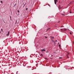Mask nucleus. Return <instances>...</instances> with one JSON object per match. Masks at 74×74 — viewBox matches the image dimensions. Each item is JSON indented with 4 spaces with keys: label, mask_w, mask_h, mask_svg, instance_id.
<instances>
[{
    "label": "nucleus",
    "mask_w": 74,
    "mask_h": 74,
    "mask_svg": "<svg viewBox=\"0 0 74 74\" xmlns=\"http://www.w3.org/2000/svg\"><path fill=\"white\" fill-rule=\"evenodd\" d=\"M58 1V0H54V3L56 4V2Z\"/></svg>",
    "instance_id": "f257e3e1"
},
{
    "label": "nucleus",
    "mask_w": 74,
    "mask_h": 74,
    "mask_svg": "<svg viewBox=\"0 0 74 74\" xmlns=\"http://www.w3.org/2000/svg\"><path fill=\"white\" fill-rule=\"evenodd\" d=\"M10 32H8V34H6L7 36H8L10 34Z\"/></svg>",
    "instance_id": "f03ea898"
},
{
    "label": "nucleus",
    "mask_w": 74,
    "mask_h": 74,
    "mask_svg": "<svg viewBox=\"0 0 74 74\" xmlns=\"http://www.w3.org/2000/svg\"><path fill=\"white\" fill-rule=\"evenodd\" d=\"M70 53H69V52H67V55L66 56H68V55Z\"/></svg>",
    "instance_id": "7ed1b4c3"
},
{
    "label": "nucleus",
    "mask_w": 74,
    "mask_h": 74,
    "mask_svg": "<svg viewBox=\"0 0 74 74\" xmlns=\"http://www.w3.org/2000/svg\"><path fill=\"white\" fill-rule=\"evenodd\" d=\"M59 9H61V7H60V5H59Z\"/></svg>",
    "instance_id": "20e7f679"
},
{
    "label": "nucleus",
    "mask_w": 74,
    "mask_h": 74,
    "mask_svg": "<svg viewBox=\"0 0 74 74\" xmlns=\"http://www.w3.org/2000/svg\"><path fill=\"white\" fill-rule=\"evenodd\" d=\"M50 29H51V28L47 29V31H48V30H50Z\"/></svg>",
    "instance_id": "39448f33"
},
{
    "label": "nucleus",
    "mask_w": 74,
    "mask_h": 74,
    "mask_svg": "<svg viewBox=\"0 0 74 74\" xmlns=\"http://www.w3.org/2000/svg\"><path fill=\"white\" fill-rule=\"evenodd\" d=\"M50 37L51 38V39H53V38H54V37H52V36H50Z\"/></svg>",
    "instance_id": "423d86ee"
},
{
    "label": "nucleus",
    "mask_w": 74,
    "mask_h": 74,
    "mask_svg": "<svg viewBox=\"0 0 74 74\" xmlns=\"http://www.w3.org/2000/svg\"><path fill=\"white\" fill-rule=\"evenodd\" d=\"M45 51V50L44 49H42L41 50V51Z\"/></svg>",
    "instance_id": "0eeeda50"
},
{
    "label": "nucleus",
    "mask_w": 74,
    "mask_h": 74,
    "mask_svg": "<svg viewBox=\"0 0 74 74\" xmlns=\"http://www.w3.org/2000/svg\"><path fill=\"white\" fill-rule=\"evenodd\" d=\"M10 21H12L11 20V16H10Z\"/></svg>",
    "instance_id": "6e6552de"
},
{
    "label": "nucleus",
    "mask_w": 74,
    "mask_h": 74,
    "mask_svg": "<svg viewBox=\"0 0 74 74\" xmlns=\"http://www.w3.org/2000/svg\"><path fill=\"white\" fill-rule=\"evenodd\" d=\"M61 15L62 16H64L65 15H64V14H62Z\"/></svg>",
    "instance_id": "1a4fd4ad"
},
{
    "label": "nucleus",
    "mask_w": 74,
    "mask_h": 74,
    "mask_svg": "<svg viewBox=\"0 0 74 74\" xmlns=\"http://www.w3.org/2000/svg\"><path fill=\"white\" fill-rule=\"evenodd\" d=\"M40 56H43V55H42V54H41L40 55Z\"/></svg>",
    "instance_id": "9d476101"
},
{
    "label": "nucleus",
    "mask_w": 74,
    "mask_h": 74,
    "mask_svg": "<svg viewBox=\"0 0 74 74\" xmlns=\"http://www.w3.org/2000/svg\"><path fill=\"white\" fill-rule=\"evenodd\" d=\"M69 13H70V14H71V10H70L69 11Z\"/></svg>",
    "instance_id": "9b49d317"
},
{
    "label": "nucleus",
    "mask_w": 74,
    "mask_h": 74,
    "mask_svg": "<svg viewBox=\"0 0 74 74\" xmlns=\"http://www.w3.org/2000/svg\"><path fill=\"white\" fill-rule=\"evenodd\" d=\"M59 47L60 48V47H61V45H59Z\"/></svg>",
    "instance_id": "f8f14e48"
},
{
    "label": "nucleus",
    "mask_w": 74,
    "mask_h": 74,
    "mask_svg": "<svg viewBox=\"0 0 74 74\" xmlns=\"http://www.w3.org/2000/svg\"><path fill=\"white\" fill-rule=\"evenodd\" d=\"M25 5H26V3H25L23 7H25Z\"/></svg>",
    "instance_id": "ddd939ff"
},
{
    "label": "nucleus",
    "mask_w": 74,
    "mask_h": 74,
    "mask_svg": "<svg viewBox=\"0 0 74 74\" xmlns=\"http://www.w3.org/2000/svg\"><path fill=\"white\" fill-rule=\"evenodd\" d=\"M44 37H45V38H48L47 37V36H44Z\"/></svg>",
    "instance_id": "4468645a"
},
{
    "label": "nucleus",
    "mask_w": 74,
    "mask_h": 74,
    "mask_svg": "<svg viewBox=\"0 0 74 74\" xmlns=\"http://www.w3.org/2000/svg\"><path fill=\"white\" fill-rule=\"evenodd\" d=\"M45 59H47V60H48V59L47 58H45Z\"/></svg>",
    "instance_id": "2eb2a0df"
},
{
    "label": "nucleus",
    "mask_w": 74,
    "mask_h": 74,
    "mask_svg": "<svg viewBox=\"0 0 74 74\" xmlns=\"http://www.w3.org/2000/svg\"><path fill=\"white\" fill-rule=\"evenodd\" d=\"M1 3H3V1H1Z\"/></svg>",
    "instance_id": "dca6fc26"
},
{
    "label": "nucleus",
    "mask_w": 74,
    "mask_h": 74,
    "mask_svg": "<svg viewBox=\"0 0 74 74\" xmlns=\"http://www.w3.org/2000/svg\"><path fill=\"white\" fill-rule=\"evenodd\" d=\"M64 27V26H63V25L62 26H61V27Z\"/></svg>",
    "instance_id": "f3484780"
},
{
    "label": "nucleus",
    "mask_w": 74,
    "mask_h": 74,
    "mask_svg": "<svg viewBox=\"0 0 74 74\" xmlns=\"http://www.w3.org/2000/svg\"><path fill=\"white\" fill-rule=\"evenodd\" d=\"M27 9H28L27 8H26V10L27 11Z\"/></svg>",
    "instance_id": "a211bd4d"
},
{
    "label": "nucleus",
    "mask_w": 74,
    "mask_h": 74,
    "mask_svg": "<svg viewBox=\"0 0 74 74\" xmlns=\"http://www.w3.org/2000/svg\"><path fill=\"white\" fill-rule=\"evenodd\" d=\"M16 23H15V24H16V22H17V20H16Z\"/></svg>",
    "instance_id": "6ab92c4d"
},
{
    "label": "nucleus",
    "mask_w": 74,
    "mask_h": 74,
    "mask_svg": "<svg viewBox=\"0 0 74 74\" xmlns=\"http://www.w3.org/2000/svg\"><path fill=\"white\" fill-rule=\"evenodd\" d=\"M70 34H71V35L72 34V33H71V32H70Z\"/></svg>",
    "instance_id": "aec40b11"
},
{
    "label": "nucleus",
    "mask_w": 74,
    "mask_h": 74,
    "mask_svg": "<svg viewBox=\"0 0 74 74\" xmlns=\"http://www.w3.org/2000/svg\"><path fill=\"white\" fill-rule=\"evenodd\" d=\"M17 12H18L19 13V11L18 10H17Z\"/></svg>",
    "instance_id": "412c9836"
},
{
    "label": "nucleus",
    "mask_w": 74,
    "mask_h": 74,
    "mask_svg": "<svg viewBox=\"0 0 74 74\" xmlns=\"http://www.w3.org/2000/svg\"><path fill=\"white\" fill-rule=\"evenodd\" d=\"M1 30L2 32H3V29H1Z\"/></svg>",
    "instance_id": "4be33fe9"
},
{
    "label": "nucleus",
    "mask_w": 74,
    "mask_h": 74,
    "mask_svg": "<svg viewBox=\"0 0 74 74\" xmlns=\"http://www.w3.org/2000/svg\"><path fill=\"white\" fill-rule=\"evenodd\" d=\"M60 30H63V29H60Z\"/></svg>",
    "instance_id": "5701e85b"
},
{
    "label": "nucleus",
    "mask_w": 74,
    "mask_h": 74,
    "mask_svg": "<svg viewBox=\"0 0 74 74\" xmlns=\"http://www.w3.org/2000/svg\"><path fill=\"white\" fill-rule=\"evenodd\" d=\"M67 56V58H69V57L68 56Z\"/></svg>",
    "instance_id": "b1692460"
},
{
    "label": "nucleus",
    "mask_w": 74,
    "mask_h": 74,
    "mask_svg": "<svg viewBox=\"0 0 74 74\" xmlns=\"http://www.w3.org/2000/svg\"><path fill=\"white\" fill-rule=\"evenodd\" d=\"M59 22H60V21H59L58 22V23H59Z\"/></svg>",
    "instance_id": "393cba45"
},
{
    "label": "nucleus",
    "mask_w": 74,
    "mask_h": 74,
    "mask_svg": "<svg viewBox=\"0 0 74 74\" xmlns=\"http://www.w3.org/2000/svg\"><path fill=\"white\" fill-rule=\"evenodd\" d=\"M62 57H60V59H62Z\"/></svg>",
    "instance_id": "a878e982"
},
{
    "label": "nucleus",
    "mask_w": 74,
    "mask_h": 74,
    "mask_svg": "<svg viewBox=\"0 0 74 74\" xmlns=\"http://www.w3.org/2000/svg\"><path fill=\"white\" fill-rule=\"evenodd\" d=\"M3 22H4V23H5V21H3Z\"/></svg>",
    "instance_id": "bb28decb"
},
{
    "label": "nucleus",
    "mask_w": 74,
    "mask_h": 74,
    "mask_svg": "<svg viewBox=\"0 0 74 74\" xmlns=\"http://www.w3.org/2000/svg\"><path fill=\"white\" fill-rule=\"evenodd\" d=\"M56 42H57V40H56Z\"/></svg>",
    "instance_id": "cd10ccee"
},
{
    "label": "nucleus",
    "mask_w": 74,
    "mask_h": 74,
    "mask_svg": "<svg viewBox=\"0 0 74 74\" xmlns=\"http://www.w3.org/2000/svg\"><path fill=\"white\" fill-rule=\"evenodd\" d=\"M64 30H66V29H64Z\"/></svg>",
    "instance_id": "c85d7f7f"
},
{
    "label": "nucleus",
    "mask_w": 74,
    "mask_h": 74,
    "mask_svg": "<svg viewBox=\"0 0 74 74\" xmlns=\"http://www.w3.org/2000/svg\"><path fill=\"white\" fill-rule=\"evenodd\" d=\"M51 56H53V55H51Z\"/></svg>",
    "instance_id": "c756f323"
},
{
    "label": "nucleus",
    "mask_w": 74,
    "mask_h": 74,
    "mask_svg": "<svg viewBox=\"0 0 74 74\" xmlns=\"http://www.w3.org/2000/svg\"><path fill=\"white\" fill-rule=\"evenodd\" d=\"M1 33V32H0V33Z\"/></svg>",
    "instance_id": "7c9ffc66"
},
{
    "label": "nucleus",
    "mask_w": 74,
    "mask_h": 74,
    "mask_svg": "<svg viewBox=\"0 0 74 74\" xmlns=\"http://www.w3.org/2000/svg\"><path fill=\"white\" fill-rule=\"evenodd\" d=\"M59 44V42L58 43V44Z\"/></svg>",
    "instance_id": "2f4dec72"
},
{
    "label": "nucleus",
    "mask_w": 74,
    "mask_h": 74,
    "mask_svg": "<svg viewBox=\"0 0 74 74\" xmlns=\"http://www.w3.org/2000/svg\"><path fill=\"white\" fill-rule=\"evenodd\" d=\"M64 13H65V12H64Z\"/></svg>",
    "instance_id": "473e14b6"
},
{
    "label": "nucleus",
    "mask_w": 74,
    "mask_h": 74,
    "mask_svg": "<svg viewBox=\"0 0 74 74\" xmlns=\"http://www.w3.org/2000/svg\"><path fill=\"white\" fill-rule=\"evenodd\" d=\"M50 59H52V58H51Z\"/></svg>",
    "instance_id": "72a5a7b5"
},
{
    "label": "nucleus",
    "mask_w": 74,
    "mask_h": 74,
    "mask_svg": "<svg viewBox=\"0 0 74 74\" xmlns=\"http://www.w3.org/2000/svg\"><path fill=\"white\" fill-rule=\"evenodd\" d=\"M14 6H15V4L14 5Z\"/></svg>",
    "instance_id": "f704fd0d"
},
{
    "label": "nucleus",
    "mask_w": 74,
    "mask_h": 74,
    "mask_svg": "<svg viewBox=\"0 0 74 74\" xmlns=\"http://www.w3.org/2000/svg\"><path fill=\"white\" fill-rule=\"evenodd\" d=\"M52 41L53 42V40H52Z\"/></svg>",
    "instance_id": "c9c22d12"
}]
</instances>
